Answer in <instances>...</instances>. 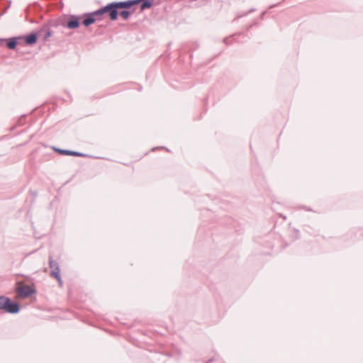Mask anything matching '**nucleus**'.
Returning <instances> with one entry per match:
<instances>
[{
    "label": "nucleus",
    "instance_id": "nucleus-1",
    "mask_svg": "<svg viewBox=\"0 0 363 363\" xmlns=\"http://www.w3.org/2000/svg\"><path fill=\"white\" fill-rule=\"evenodd\" d=\"M124 9L123 1H113L94 11L99 21L107 16L111 21H115L118 18V10Z\"/></svg>",
    "mask_w": 363,
    "mask_h": 363
},
{
    "label": "nucleus",
    "instance_id": "nucleus-2",
    "mask_svg": "<svg viewBox=\"0 0 363 363\" xmlns=\"http://www.w3.org/2000/svg\"><path fill=\"white\" fill-rule=\"evenodd\" d=\"M18 40H24L26 45H33L38 41V33L32 32L27 35H18L8 38H0V43L4 42L9 50H15L18 44Z\"/></svg>",
    "mask_w": 363,
    "mask_h": 363
},
{
    "label": "nucleus",
    "instance_id": "nucleus-3",
    "mask_svg": "<svg viewBox=\"0 0 363 363\" xmlns=\"http://www.w3.org/2000/svg\"><path fill=\"white\" fill-rule=\"evenodd\" d=\"M0 310L11 314H17L21 310V306L9 297L0 296Z\"/></svg>",
    "mask_w": 363,
    "mask_h": 363
},
{
    "label": "nucleus",
    "instance_id": "nucleus-4",
    "mask_svg": "<svg viewBox=\"0 0 363 363\" xmlns=\"http://www.w3.org/2000/svg\"><path fill=\"white\" fill-rule=\"evenodd\" d=\"M124 9H131L132 6L140 4L141 11L148 9L152 6V0H127L123 1Z\"/></svg>",
    "mask_w": 363,
    "mask_h": 363
},
{
    "label": "nucleus",
    "instance_id": "nucleus-5",
    "mask_svg": "<svg viewBox=\"0 0 363 363\" xmlns=\"http://www.w3.org/2000/svg\"><path fill=\"white\" fill-rule=\"evenodd\" d=\"M18 296L21 298H26L37 293L34 287H31L28 284H23L16 289Z\"/></svg>",
    "mask_w": 363,
    "mask_h": 363
},
{
    "label": "nucleus",
    "instance_id": "nucleus-6",
    "mask_svg": "<svg viewBox=\"0 0 363 363\" xmlns=\"http://www.w3.org/2000/svg\"><path fill=\"white\" fill-rule=\"evenodd\" d=\"M81 17L82 24L84 27H89L95 22L99 21L94 11L84 13L81 15Z\"/></svg>",
    "mask_w": 363,
    "mask_h": 363
},
{
    "label": "nucleus",
    "instance_id": "nucleus-7",
    "mask_svg": "<svg viewBox=\"0 0 363 363\" xmlns=\"http://www.w3.org/2000/svg\"><path fill=\"white\" fill-rule=\"evenodd\" d=\"M81 19V16L70 15L63 26L69 29H77L80 26Z\"/></svg>",
    "mask_w": 363,
    "mask_h": 363
},
{
    "label": "nucleus",
    "instance_id": "nucleus-8",
    "mask_svg": "<svg viewBox=\"0 0 363 363\" xmlns=\"http://www.w3.org/2000/svg\"><path fill=\"white\" fill-rule=\"evenodd\" d=\"M55 150L61 155H71V156H77V157H89L90 155L88 154H85L80 152L73 151V150H64L60 148H55Z\"/></svg>",
    "mask_w": 363,
    "mask_h": 363
},
{
    "label": "nucleus",
    "instance_id": "nucleus-9",
    "mask_svg": "<svg viewBox=\"0 0 363 363\" xmlns=\"http://www.w3.org/2000/svg\"><path fill=\"white\" fill-rule=\"evenodd\" d=\"M49 267L51 269L50 276L52 277H54V272H57L58 274H60L59 264L52 259V256H49Z\"/></svg>",
    "mask_w": 363,
    "mask_h": 363
},
{
    "label": "nucleus",
    "instance_id": "nucleus-10",
    "mask_svg": "<svg viewBox=\"0 0 363 363\" xmlns=\"http://www.w3.org/2000/svg\"><path fill=\"white\" fill-rule=\"evenodd\" d=\"M130 9H120L118 10V16H121L123 20H128L130 18L131 13L134 12L135 9L130 11Z\"/></svg>",
    "mask_w": 363,
    "mask_h": 363
},
{
    "label": "nucleus",
    "instance_id": "nucleus-11",
    "mask_svg": "<svg viewBox=\"0 0 363 363\" xmlns=\"http://www.w3.org/2000/svg\"><path fill=\"white\" fill-rule=\"evenodd\" d=\"M45 33L43 39L44 40H48V39L52 35V31L50 30L49 26L48 24H44L43 27L39 30V33Z\"/></svg>",
    "mask_w": 363,
    "mask_h": 363
},
{
    "label": "nucleus",
    "instance_id": "nucleus-12",
    "mask_svg": "<svg viewBox=\"0 0 363 363\" xmlns=\"http://www.w3.org/2000/svg\"><path fill=\"white\" fill-rule=\"evenodd\" d=\"M55 279H57L60 286L62 285V280L60 274H58L57 272L53 273Z\"/></svg>",
    "mask_w": 363,
    "mask_h": 363
},
{
    "label": "nucleus",
    "instance_id": "nucleus-13",
    "mask_svg": "<svg viewBox=\"0 0 363 363\" xmlns=\"http://www.w3.org/2000/svg\"><path fill=\"white\" fill-rule=\"evenodd\" d=\"M230 40V38H225L224 40H223V43L225 44V45H229L230 44V43L229 42Z\"/></svg>",
    "mask_w": 363,
    "mask_h": 363
},
{
    "label": "nucleus",
    "instance_id": "nucleus-14",
    "mask_svg": "<svg viewBox=\"0 0 363 363\" xmlns=\"http://www.w3.org/2000/svg\"><path fill=\"white\" fill-rule=\"evenodd\" d=\"M256 11V9H255V8H252V9H250L247 13H245L244 14V16H246V15H247V14H248L249 13H252V12H254V11Z\"/></svg>",
    "mask_w": 363,
    "mask_h": 363
},
{
    "label": "nucleus",
    "instance_id": "nucleus-15",
    "mask_svg": "<svg viewBox=\"0 0 363 363\" xmlns=\"http://www.w3.org/2000/svg\"><path fill=\"white\" fill-rule=\"evenodd\" d=\"M159 148H160V149H165L167 151H169V150H168L167 147H163V146L158 147H153V148H152V150L154 151V150H155L156 149H159Z\"/></svg>",
    "mask_w": 363,
    "mask_h": 363
},
{
    "label": "nucleus",
    "instance_id": "nucleus-16",
    "mask_svg": "<svg viewBox=\"0 0 363 363\" xmlns=\"http://www.w3.org/2000/svg\"><path fill=\"white\" fill-rule=\"evenodd\" d=\"M266 13H267V11H263V12H262V13H261V15H260V18H261V19H263V18H264V16L266 15Z\"/></svg>",
    "mask_w": 363,
    "mask_h": 363
},
{
    "label": "nucleus",
    "instance_id": "nucleus-17",
    "mask_svg": "<svg viewBox=\"0 0 363 363\" xmlns=\"http://www.w3.org/2000/svg\"><path fill=\"white\" fill-rule=\"evenodd\" d=\"M279 4H272V5H271V6L269 7V9H273V8L276 7V6H277V5H279Z\"/></svg>",
    "mask_w": 363,
    "mask_h": 363
},
{
    "label": "nucleus",
    "instance_id": "nucleus-18",
    "mask_svg": "<svg viewBox=\"0 0 363 363\" xmlns=\"http://www.w3.org/2000/svg\"><path fill=\"white\" fill-rule=\"evenodd\" d=\"M18 45H21L23 44V43H24V40H18Z\"/></svg>",
    "mask_w": 363,
    "mask_h": 363
},
{
    "label": "nucleus",
    "instance_id": "nucleus-19",
    "mask_svg": "<svg viewBox=\"0 0 363 363\" xmlns=\"http://www.w3.org/2000/svg\"><path fill=\"white\" fill-rule=\"evenodd\" d=\"M216 359H215V358H211V359H208L206 363H210V362H211L213 361H215Z\"/></svg>",
    "mask_w": 363,
    "mask_h": 363
},
{
    "label": "nucleus",
    "instance_id": "nucleus-20",
    "mask_svg": "<svg viewBox=\"0 0 363 363\" xmlns=\"http://www.w3.org/2000/svg\"><path fill=\"white\" fill-rule=\"evenodd\" d=\"M302 208H304L306 211H312L310 208L308 207H301Z\"/></svg>",
    "mask_w": 363,
    "mask_h": 363
},
{
    "label": "nucleus",
    "instance_id": "nucleus-21",
    "mask_svg": "<svg viewBox=\"0 0 363 363\" xmlns=\"http://www.w3.org/2000/svg\"><path fill=\"white\" fill-rule=\"evenodd\" d=\"M10 6H11V1H9V5H8V6H7V8H6V9L9 8V7H10Z\"/></svg>",
    "mask_w": 363,
    "mask_h": 363
},
{
    "label": "nucleus",
    "instance_id": "nucleus-22",
    "mask_svg": "<svg viewBox=\"0 0 363 363\" xmlns=\"http://www.w3.org/2000/svg\"><path fill=\"white\" fill-rule=\"evenodd\" d=\"M281 217H282L284 220H286V216H284L282 215H281Z\"/></svg>",
    "mask_w": 363,
    "mask_h": 363
}]
</instances>
